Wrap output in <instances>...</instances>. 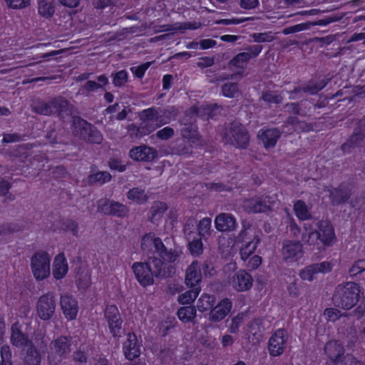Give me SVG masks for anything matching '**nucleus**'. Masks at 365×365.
Returning <instances> with one entry per match:
<instances>
[{"label":"nucleus","instance_id":"nucleus-57","mask_svg":"<svg viewBox=\"0 0 365 365\" xmlns=\"http://www.w3.org/2000/svg\"><path fill=\"white\" fill-rule=\"evenodd\" d=\"M174 135V130L170 127H165L158 130L156 135L161 140H168Z\"/></svg>","mask_w":365,"mask_h":365},{"label":"nucleus","instance_id":"nucleus-14","mask_svg":"<svg viewBox=\"0 0 365 365\" xmlns=\"http://www.w3.org/2000/svg\"><path fill=\"white\" fill-rule=\"evenodd\" d=\"M56 310V300L52 293L41 295L36 303L37 315L43 320L52 317Z\"/></svg>","mask_w":365,"mask_h":365},{"label":"nucleus","instance_id":"nucleus-30","mask_svg":"<svg viewBox=\"0 0 365 365\" xmlns=\"http://www.w3.org/2000/svg\"><path fill=\"white\" fill-rule=\"evenodd\" d=\"M293 210L296 217L300 220H307L312 217L309 207L302 200H297L294 203Z\"/></svg>","mask_w":365,"mask_h":365},{"label":"nucleus","instance_id":"nucleus-23","mask_svg":"<svg viewBox=\"0 0 365 365\" xmlns=\"http://www.w3.org/2000/svg\"><path fill=\"white\" fill-rule=\"evenodd\" d=\"M280 132L277 129L269 128L261 130L258 133L259 140L263 143L265 148H272L275 145L277 140L280 137Z\"/></svg>","mask_w":365,"mask_h":365},{"label":"nucleus","instance_id":"nucleus-60","mask_svg":"<svg viewBox=\"0 0 365 365\" xmlns=\"http://www.w3.org/2000/svg\"><path fill=\"white\" fill-rule=\"evenodd\" d=\"M264 101L269 103H279L282 100V97L273 92H267L263 95Z\"/></svg>","mask_w":365,"mask_h":365},{"label":"nucleus","instance_id":"nucleus-22","mask_svg":"<svg viewBox=\"0 0 365 365\" xmlns=\"http://www.w3.org/2000/svg\"><path fill=\"white\" fill-rule=\"evenodd\" d=\"M123 352L125 357L132 360L138 357L140 354V346L138 344L137 337L133 334H128L127 339L123 344Z\"/></svg>","mask_w":365,"mask_h":365},{"label":"nucleus","instance_id":"nucleus-47","mask_svg":"<svg viewBox=\"0 0 365 365\" xmlns=\"http://www.w3.org/2000/svg\"><path fill=\"white\" fill-rule=\"evenodd\" d=\"M245 315L243 313H239L232 319V322L229 327L231 333H237L240 327L244 322Z\"/></svg>","mask_w":365,"mask_h":365},{"label":"nucleus","instance_id":"nucleus-31","mask_svg":"<svg viewBox=\"0 0 365 365\" xmlns=\"http://www.w3.org/2000/svg\"><path fill=\"white\" fill-rule=\"evenodd\" d=\"M11 340L12 344L16 346H23L27 344V337L21 333L19 324H14L11 327Z\"/></svg>","mask_w":365,"mask_h":365},{"label":"nucleus","instance_id":"nucleus-58","mask_svg":"<svg viewBox=\"0 0 365 365\" xmlns=\"http://www.w3.org/2000/svg\"><path fill=\"white\" fill-rule=\"evenodd\" d=\"M150 66V63L147 62V63L142 64L139 66L132 68L131 71L138 78H142L144 76L145 71L149 68Z\"/></svg>","mask_w":365,"mask_h":365},{"label":"nucleus","instance_id":"nucleus-12","mask_svg":"<svg viewBox=\"0 0 365 365\" xmlns=\"http://www.w3.org/2000/svg\"><path fill=\"white\" fill-rule=\"evenodd\" d=\"M281 254L286 262H296L303 257L302 244L299 241L286 240L282 243Z\"/></svg>","mask_w":365,"mask_h":365},{"label":"nucleus","instance_id":"nucleus-45","mask_svg":"<svg viewBox=\"0 0 365 365\" xmlns=\"http://www.w3.org/2000/svg\"><path fill=\"white\" fill-rule=\"evenodd\" d=\"M223 96L234 98L239 93L238 86L236 83H225L222 88Z\"/></svg>","mask_w":365,"mask_h":365},{"label":"nucleus","instance_id":"nucleus-19","mask_svg":"<svg viewBox=\"0 0 365 365\" xmlns=\"http://www.w3.org/2000/svg\"><path fill=\"white\" fill-rule=\"evenodd\" d=\"M215 227L221 232H229L235 230L237 226L235 217L230 213H220L215 218Z\"/></svg>","mask_w":365,"mask_h":365},{"label":"nucleus","instance_id":"nucleus-8","mask_svg":"<svg viewBox=\"0 0 365 365\" xmlns=\"http://www.w3.org/2000/svg\"><path fill=\"white\" fill-rule=\"evenodd\" d=\"M152 245H154L156 253L165 262H174L178 257L176 251L167 250L162 241L159 238L155 237L153 234L149 233L143 237L141 240L143 249H149Z\"/></svg>","mask_w":365,"mask_h":365},{"label":"nucleus","instance_id":"nucleus-29","mask_svg":"<svg viewBox=\"0 0 365 365\" xmlns=\"http://www.w3.org/2000/svg\"><path fill=\"white\" fill-rule=\"evenodd\" d=\"M127 198L133 203L142 205L148 200V195L144 190L139 187L130 189L126 194Z\"/></svg>","mask_w":365,"mask_h":365},{"label":"nucleus","instance_id":"nucleus-13","mask_svg":"<svg viewBox=\"0 0 365 365\" xmlns=\"http://www.w3.org/2000/svg\"><path fill=\"white\" fill-rule=\"evenodd\" d=\"M289 336L284 329L277 330L269 338L268 351L271 356H278L283 354L287 348Z\"/></svg>","mask_w":365,"mask_h":365},{"label":"nucleus","instance_id":"nucleus-36","mask_svg":"<svg viewBox=\"0 0 365 365\" xmlns=\"http://www.w3.org/2000/svg\"><path fill=\"white\" fill-rule=\"evenodd\" d=\"M34 109L37 113L46 115H51L58 111L56 101H53L50 103H40L35 106Z\"/></svg>","mask_w":365,"mask_h":365},{"label":"nucleus","instance_id":"nucleus-43","mask_svg":"<svg viewBox=\"0 0 365 365\" xmlns=\"http://www.w3.org/2000/svg\"><path fill=\"white\" fill-rule=\"evenodd\" d=\"M188 249L192 255L199 256L203 252V244L200 239H193L188 244Z\"/></svg>","mask_w":365,"mask_h":365},{"label":"nucleus","instance_id":"nucleus-61","mask_svg":"<svg viewBox=\"0 0 365 365\" xmlns=\"http://www.w3.org/2000/svg\"><path fill=\"white\" fill-rule=\"evenodd\" d=\"M244 19H222L220 20L215 21V24H225V25H230V24H240L244 22Z\"/></svg>","mask_w":365,"mask_h":365},{"label":"nucleus","instance_id":"nucleus-64","mask_svg":"<svg viewBox=\"0 0 365 365\" xmlns=\"http://www.w3.org/2000/svg\"><path fill=\"white\" fill-rule=\"evenodd\" d=\"M199 44L202 49H207V48L215 46V45L216 44V42L212 39L207 38V39H203V40L200 41Z\"/></svg>","mask_w":365,"mask_h":365},{"label":"nucleus","instance_id":"nucleus-6","mask_svg":"<svg viewBox=\"0 0 365 365\" xmlns=\"http://www.w3.org/2000/svg\"><path fill=\"white\" fill-rule=\"evenodd\" d=\"M31 270L36 280L42 281L51 274V257L45 252H38L31 258Z\"/></svg>","mask_w":365,"mask_h":365},{"label":"nucleus","instance_id":"nucleus-39","mask_svg":"<svg viewBox=\"0 0 365 365\" xmlns=\"http://www.w3.org/2000/svg\"><path fill=\"white\" fill-rule=\"evenodd\" d=\"M327 192L329 194V198L333 204H339L344 202L346 197L347 194L341 189L329 188Z\"/></svg>","mask_w":365,"mask_h":365},{"label":"nucleus","instance_id":"nucleus-24","mask_svg":"<svg viewBox=\"0 0 365 365\" xmlns=\"http://www.w3.org/2000/svg\"><path fill=\"white\" fill-rule=\"evenodd\" d=\"M324 352L329 359L331 363H336L344 353L341 344L335 341H329L325 347Z\"/></svg>","mask_w":365,"mask_h":365},{"label":"nucleus","instance_id":"nucleus-4","mask_svg":"<svg viewBox=\"0 0 365 365\" xmlns=\"http://www.w3.org/2000/svg\"><path fill=\"white\" fill-rule=\"evenodd\" d=\"M361 292L362 287L355 282L339 284L333 297L334 303L338 307L350 309L358 302Z\"/></svg>","mask_w":365,"mask_h":365},{"label":"nucleus","instance_id":"nucleus-51","mask_svg":"<svg viewBox=\"0 0 365 365\" xmlns=\"http://www.w3.org/2000/svg\"><path fill=\"white\" fill-rule=\"evenodd\" d=\"M324 316L327 321L335 322L341 317V314L336 309L327 308L324 312Z\"/></svg>","mask_w":365,"mask_h":365},{"label":"nucleus","instance_id":"nucleus-7","mask_svg":"<svg viewBox=\"0 0 365 365\" xmlns=\"http://www.w3.org/2000/svg\"><path fill=\"white\" fill-rule=\"evenodd\" d=\"M237 240L244 242L240 249V257L242 261L246 262L250 256L254 255L259 239L254 229L247 228L239 233Z\"/></svg>","mask_w":365,"mask_h":365},{"label":"nucleus","instance_id":"nucleus-35","mask_svg":"<svg viewBox=\"0 0 365 365\" xmlns=\"http://www.w3.org/2000/svg\"><path fill=\"white\" fill-rule=\"evenodd\" d=\"M215 298L214 296L203 294L198 299L197 307L199 312H205L213 307Z\"/></svg>","mask_w":365,"mask_h":365},{"label":"nucleus","instance_id":"nucleus-46","mask_svg":"<svg viewBox=\"0 0 365 365\" xmlns=\"http://www.w3.org/2000/svg\"><path fill=\"white\" fill-rule=\"evenodd\" d=\"M107 322L108 324V328L111 334L114 336H118L121 330V326L123 322L121 317H119V319H111L110 320H107Z\"/></svg>","mask_w":365,"mask_h":365},{"label":"nucleus","instance_id":"nucleus-28","mask_svg":"<svg viewBox=\"0 0 365 365\" xmlns=\"http://www.w3.org/2000/svg\"><path fill=\"white\" fill-rule=\"evenodd\" d=\"M38 13L44 19L51 18L55 13V5L51 0H37Z\"/></svg>","mask_w":365,"mask_h":365},{"label":"nucleus","instance_id":"nucleus-34","mask_svg":"<svg viewBox=\"0 0 365 365\" xmlns=\"http://www.w3.org/2000/svg\"><path fill=\"white\" fill-rule=\"evenodd\" d=\"M261 328L259 322L255 320L250 323L247 329V339L253 344L259 341L261 338Z\"/></svg>","mask_w":365,"mask_h":365},{"label":"nucleus","instance_id":"nucleus-42","mask_svg":"<svg viewBox=\"0 0 365 365\" xmlns=\"http://www.w3.org/2000/svg\"><path fill=\"white\" fill-rule=\"evenodd\" d=\"M111 178V175L105 171H98L93 173L89 175V181L91 182L104 183L108 182Z\"/></svg>","mask_w":365,"mask_h":365},{"label":"nucleus","instance_id":"nucleus-2","mask_svg":"<svg viewBox=\"0 0 365 365\" xmlns=\"http://www.w3.org/2000/svg\"><path fill=\"white\" fill-rule=\"evenodd\" d=\"M319 230L316 231L312 224L305 223L302 235V242L307 246L319 249L320 241L324 246L333 245L336 240V235L331 224L327 221L319 223Z\"/></svg>","mask_w":365,"mask_h":365},{"label":"nucleus","instance_id":"nucleus-18","mask_svg":"<svg viewBox=\"0 0 365 365\" xmlns=\"http://www.w3.org/2000/svg\"><path fill=\"white\" fill-rule=\"evenodd\" d=\"M232 307V303L229 299H222L211 309L209 313V320L212 322L222 321L229 314Z\"/></svg>","mask_w":365,"mask_h":365},{"label":"nucleus","instance_id":"nucleus-20","mask_svg":"<svg viewBox=\"0 0 365 365\" xmlns=\"http://www.w3.org/2000/svg\"><path fill=\"white\" fill-rule=\"evenodd\" d=\"M202 279L201 267L197 261L192 262L187 268L185 282L189 287H200Z\"/></svg>","mask_w":365,"mask_h":365},{"label":"nucleus","instance_id":"nucleus-16","mask_svg":"<svg viewBox=\"0 0 365 365\" xmlns=\"http://www.w3.org/2000/svg\"><path fill=\"white\" fill-rule=\"evenodd\" d=\"M98 209L105 214L118 217H125L129 211L125 205L107 199H102L98 201Z\"/></svg>","mask_w":365,"mask_h":365},{"label":"nucleus","instance_id":"nucleus-3","mask_svg":"<svg viewBox=\"0 0 365 365\" xmlns=\"http://www.w3.org/2000/svg\"><path fill=\"white\" fill-rule=\"evenodd\" d=\"M155 257H150L147 262H135L132 269L138 282L143 287L151 285L154 277L164 276L165 263Z\"/></svg>","mask_w":365,"mask_h":365},{"label":"nucleus","instance_id":"nucleus-5","mask_svg":"<svg viewBox=\"0 0 365 365\" xmlns=\"http://www.w3.org/2000/svg\"><path fill=\"white\" fill-rule=\"evenodd\" d=\"M277 200L275 195H257L245 200L242 203V208L249 213L267 212L272 210Z\"/></svg>","mask_w":365,"mask_h":365},{"label":"nucleus","instance_id":"nucleus-27","mask_svg":"<svg viewBox=\"0 0 365 365\" xmlns=\"http://www.w3.org/2000/svg\"><path fill=\"white\" fill-rule=\"evenodd\" d=\"M199 26H200V24H197V23H194V24H192L190 22L175 23V24H171V25L167 24V25L160 26L159 28L155 29V32L159 33V32L170 31L173 34H174L178 31H184L186 29H190V30L196 29L199 28Z\"/></svg>","mask_w":365,"mask_h":365},{"label":"nucleus","instance_id":"nucleus-11","mask_svg":"<svg viewBox=\"0 0 365 365\" xmlns=\"http://www.w3.org/2000/svg\"><path fill=\"white\" fill-rule=\"evenodd\" d=\"M223 138L227 143L245 148L249 142V135L241 125L235 123L226 130Z\"/></svg>","mask_w":365,"mask_h":365},{"label":"nucleus","instance_id":"nucleus-53","mask_svg":"<svg viewBox=\"0 0 365 365\" xmlns=\"http://www.w3.org/2000/svg\"><path fill=\"white\" fill-rule=\"evenodd\" d=\"M105 317L106 320L119 319L120 315L118 307L115 305H108L105 309Z\"/></svg>","mask_w":365,"mask_h":365},{"label":"nucleus","instance_id":"nucleus-63","mask_svg":"<svg viewBox=\"0 0 365 365\" xmlns=\"http://www.w3.org/2000/svg\"><path fill=\"white\" fill-rule=\"evenodd\" d=\"M259 4L258 0H241L240 6L245 9H252Z\"/></svg>","mask_w":365,"mask_h":365},{"label":"nucleus","instance_id":"nucleus-49","mask_svg":"<svg viewBox=\"0 0 365 365\" xmlns=\"http://www.w3.org/2000/svg\"><path fill=\"white\" fill-rule=\"evenodd\" d=\"M0 365H11V352L9 346H4L1 349Z\"/></svg>","mask_w":365,"mask_h":365},{"label":"nucleus","instance_id":"nucleus-56","mask_svg":"<svg viewBox=\"0 0 365 365\" xmlns=\"http://www.w3.org/2000/svg\"><path fill=\"white\" fill-rule=\"evenodd\" d=\"M318 273H327L331 270L333 264L330 262L324 261L320 263L313 264Z\"/></svg>","mask_w":365,"mask_h":365},{"label":"nucleus","instance_id":"nucleus-25","mask_svg":"<svg viewBox=\"0 0 365 365\" xmlns=\"http://www.w3.org/2000/svg\"><path fill=\"white\" fill-rule=\"evenodd\" d=\"M235 242L230 237L220 236L218 238V250L222 257L229 258L235 253Z\"/></svg>","mask_w":365,"mask_h":365},{"label":"nucleus","instance_id":"nucleus-10","mask_svg":"<svg viewBox=\"0 0 365 365\" xmlns=\"http://www.w3.org/2000/svg\"><path fill=\"white\" fill-rule=\"evenodd\" d=\"M227 282L232 289L238 292L248 291L253 285L252 275L243 269L238 270L230 274Z\"/></svg>","mask_w":365,"mask_h":365},{"label":"nucleus","instance_id":"nucleus-33","mask_svg":"<svg viewBox=\"0 0 365 365\" xmlns=\"http://www.w3.org/2000/svg\"><path fill=\"white\" fill-rule=\"evenodd\" d=\"M191 290L180 294L178 297V302L181 304H190L197 297L201 289L200 287H191Z\"/></svg>","mask_w":365,"mask_h":365},{"label":"nucleus","instance_id":"nucleus-17","mask_svg":"<svg viewBox=\"0 0 365 365\" xmlns=\"http://www.w3.org/2000/svg\"><path fill=\"white\" fill-rule=\"evenodd\" d=\"M60 305L64 317L67 320H73L78 312L77 300L68 294H63L60 298Z\"/></svg>","mask_w":365,"mask_h":365},{"label":"nucleus","instance_id":"nucleus-1","mask_svg":"<svg viewBox=\"0 0 365 365\" xmlns=\"http://www.w3.org/2000/svg\"><path fill=\"white\" fill-rule=\"evenodd\" d=\"M141 121L138 128L132 125L129 127L128 132L131 136L136 138L150 134L163 125L169 123L170 118L167 115V111H162L154 108H150L142 110L139 113Z\"/></svg>","mask_w":365,"mask_h":365},{"label":"nucleus","instance_id":"nucleus-62","mask_svg":"<svg viewBox=\"0 0 365 365\" xmlns=\"http://www.w3.org/2000/svg\"><path fill=\"white\" fill-rule=\"evenodd\" d=\"M109 167L111 170L123 172L125 170V165H122L120 161L115 159H112L109 161Z\"/></svg>","mask_w":365,"mask_h":365},{"label":"nucleus","instance_id":"nucleus-52","mask_svg":"<svg viewBox=\"0 0 365 365\" xmlns=\"http://www.w3.org/2000/svg\"><path fill=\"white\" fill-rule=\"evenodd\" d=\"M105 317L106 320L119 319L120 315L118 307L115 305H108L105 309Z\"/></svg>","mask_w":365,"mask_h":365},{"label":"nucleus","instance_id":"nucleus-9","mask_svg":"<svg viewBox=\"0 0 365 365\" xmlns=\"http://www.w3.org/2000/svg\"><path fill=\"white\" fill-rule=\"evenodd\" d=\"M73 133L91 143H99L102 140V135L98 130L78 118L73 120Z\"/></svg>","mask_w":365,"mask_h":365},{"label":"nucleus","instance_id":"nucleus-59","mask_svg":"<svg viewBox=\"0 0 365 365\" xmlns=\"http://www.w3.org/2000/svg\"><path fill=\"white\" fill-rule=\"evenodd\" d=\"M306 29H307V26L305 24H297V25H294V26H289V27L285 28L283 30L282 33L284 35H287V34H289L299 32L301 31L305 30Z\"/></svg>","mask_w":365,"mask_h":365},{"label":"nucleus","instance_id":"nucleus-48","mask_svg":"<svg viewBox=\"0 0 365 365\" xmlns=\"http://www.w3.org/2000/svg\"><path fill=\"white\" fill-rule=\"evenodd\" d=\"M7 6L12 9H22L29 6L31 0H5Z\"/></svg>","mask_w":365,"mask_h":365},{"label":"nucleus","instance_id":"nucleus-38","mask_svg":"<svg viewBox=\"0 0 365 365\" xmlns=\"http://www.w3.org/2000/svg\"><path fill=\"white\" fill-rule=\"evenodd\" d=\"M250 58V54L249 53H240L230 61V66L232 68L243 69Z\"/></svg>","mask_w":365,"mask_h":365},{"label":"nucleus","instance_id":"nucleus-50","mask_svg":"<svg viewBox=\"0 0 365 365\" xmlns=\"http://www.w3.org/2000/svg\"><path fill=\"white\" fill-rule=\"evenodd\" d=\"M262 257L257 255L250 256V257L245 262L246 267L250 270H255L257 269L262 264Z\"/></svg>","mask_w":365,"mask_h":365},{"label":"nucleus","instance_id":"nucleus-54","mask_svg":"<svg viewBox=\"0 0 365 365\" xmlns=\"http://www.w3.org/2000/svg\"><path fill=\"white\" fill-rule=\"evenodd\" d=\"M365 271V259L356 261L349 269L351 275H356Z\"/></svg>","mask_w":365,"mask_h":365},{"label":"nucleus","instance_id":"nucleus-41","mask_svg":"<svg viewBox=\"0 0 365 365\" xmlns=\"http://www.w3.org/2000/svg\"><path fill=\"white\" fill-rule=\"evenodd\" d=\"M211 219L205 217L198 223V232L201 237H206L211 233Z\"/></svg>","mask_w":365,"mask_h":365},{"label":"nucleus","instance_id":"nucleus-32","mask_svg":"<svg viewBox=\"0 0 365 365\" xmlns=\"http://www.w3.org/2000/svg\"><path fill=\"white\" fill-rule=\"evenodd\" d=\"M178 317L183 323L191 322L196 317V309L192 306L182 307L178 311Z\"/></svg>","mask_w":365,"mask_h":365},{"label":"nucleus","instance_id":"nucleus-26","mask_svg":"<svg viewBox=\"0 0 365 365\" xmlns=\"http://www.w3.org/2000/svg\"><path fill=\"white\" fill-rule=\"evenodd\" d=\"M71 341L66 336L58 337L53 342L52 349L55 354L59 356H65L70 353L71 349Z\"/></svg>","mask_w":365,"mask_h":365},{"label":"nucleus","instance_id":"nucleus-40","mask_svg":"<svg viewBox=\"0 0 365 365\" xmlns=\"http://www.w3.org/2000/svg\"><path fill=\"white\" fill-rule=\"evenodd\" d=\"M317 272L314 264L305 267L299 272V277L302 280L311 282L316 277Z\"/></svg>","mask_w":365,"mask_h":365},{"label":"nucleus","instance_id":"nucleus-15","mask_svg":"<svg viewBox=\"0 0 365 365\" xmlns=\"http://www.w3.org/2000/svg\"><path fill=\"white\" fill-rule=\"evenodd\" d=\"M129 156L135 161L152 162L158 158V151L152 147L141 145L132 148Z\"/></svg>","mask_w":365,"mask_h":365},{"label":"nucleus","instance_id":"nucleus-55","mask_svg":"<svg viewBox=\"0 0 365 365\" xmlns=\"http://www.w3.org/2000/svg\"><path fill=\"white\" fill-rule=\"evenodd\" d=\"M127 80V72L125 71H120L114 75L113 83L115 86H120L125 83Z\"/></svg>","mask_w":365,"mask_h":365},{"label":"nucleus","instance_id":"nucleus-21","mask_svg":"<svg viewBox=\"0 0 365 365\" xmlns=\"http://www.w3.org/2000/svg\"><path fill=\"white\" fill-rule=\"evenodd\" d=\"M68 272V264L63 253L57 255L53 262L52 273L53 278L59 280L66 277Z\"/></svg>","mask_w":365,"mask_h":365},{"label":"nucleus","instance_id":"nucleus-37","mask_svg":"<svg viewBox=\"0 0 365 365\" xmlns=\"http://www.w3.org/2000/svg\"><path fill=\"white\" fill-rule=\"evenodd\" d=\"M167 205L163 202H157L153 205L150 210V218L155 222L160 219L167 210Z\"/></svg>","mask_w":365,"mask_h":365},{"label":"nucleus","instance_id":"nucleus-44","mask_svg":"<svg viewBox=\"0 0 365 365\" xmlns=\"http://www.w3.org/2000/svg\"><path fill=\"white\" fill-rule=\"evenodd\" d=\"M26 365H39L40 358L38 352L33 347H30L25 357Z\"/></svg>","mask_w":365,"mask_h":365}]
</instances>
